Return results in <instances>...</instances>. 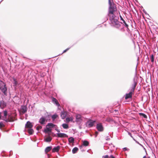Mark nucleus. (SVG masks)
<instances>
[{
  "label": "nucleus",
  "mask_w": 158,
  "mask_h": 158,
  "mask_svg": "<svg viewBox=\"0 0 158 158\" xmlns=\"http://www.w3.org/2000/svg\"><path fill=\"white\" fill-rule=\"evenodd\" d=\"M109 17V20L112 25L116 27H120V24L118 21V18L115 15V14L108 15Z\"/></svg>",
  "instance_id": "f257e3e1"
},
{
  "label": "nucleus",
  "mask_w": 158,
  "mask_h": 158,
  "mask_svg": "<svg viewBox=\"0 0 158 158\" xmlns=\"http://www.w3.org/2000/svg\"><path fill=\"white\" fill-rule=\"evenodd\" d=\"M137 85L136 82L134 80L133 84L132 85V89L130 92L127 94H126L125 97L126 100L128 98H131L132 95L134 93V89L136 86Z\"/></svg>",
  "instance_id": "f03ea898"
},
{
  "label": "nucleus",
  "mask_w": 158,
  "mask_h": 158,
  "mask_svg": "<svg viewBox=\"0 0 158 158\" xmlns=\"http://www.w3.org/2000/svg\"><path fill=\"white\" fill-rule=\"evenodd\" d=\"M109 3L110 6L109 8L108 15L115 14V12L117 10L116 7L114 6V4L111 3L110 0H109Z\"/></svg>",
  "instance_id": "7ed1b4c3"
},
{
  "label": "nucleus",
  "mask_w": 158,
  "mask_h": 158,
  "mask_svg": "<svg viewBox=\"0 0 158 158\" xmlns=\"http://www.w3.org/2000/svg\"><path fill=\"white\" fill-rule=\"evenodd\" d=\"M16 116L17 114L15 112L13 114H12L10 115H9L8 118L7 119H4V117H2V119L6 122H12L17 120Z\"/></svg>",
  "instance_id": "20e7f679"
},
{
  "label": "nucleus",
  "mask_w": 158,
  "mask_h": 158,
  "mask_svg": "<svg viewBox=\"0 0 158 158\" xmlns=\"http://www.w3.org/2000/svg\"><path fill=\"white\" fill-rule=\"evenodd\" d=\"M7 89L6 84L0 80V90L5 95H7Z\"/></svg>",
  "instance_id": "39448f33"
},
{
  "label": "nucleus",
  "mask_w": 158,
  "mask_h": 158,
  "mask_svg": "<svg viewBox=\"0 0 158 158\" xmlns=\"http://www.w3.org/2000/svg\"><path fill=\"white\" fill-rule=\"evenodd\" d=\"M27 108L25 106H22L21 108L19 110V112L21 114H23L27 111Z\"/></svg>",
  "instance_id": "423d86ee"
},
{
  "label": "nucleus",
  "mask_w": 158,
  "mask_h": 158,
  "mask_svg": "<svg viewBox=\"0 0 158 158\" xmlns=\"http://www.w3.org/2000/svg\"><path fill=\"white\" fill-rule=\"evenodd\" d=\"M97 128L99 131H103V127L102 124L101 123L98 124L97 125Z\"/></svg>",
  "instance_id": "0eeeda50"
},
{
  "label": "nucleus",
  "mask_w": 158,
  "mask_h": 158,
  "mask_svg": "<svg viewBox=\"0 0 158 158\" xmlns=\"http://www.w3.org/2000/svg\"><path fill=\"white\" fill-rule=\"evenodd\" d=\"M95 122V121H93L91 120L88 121L87 123V126L89 127H92L94 126Z\"/></svg>",
  "instance_id": "6e6552de"
},
{
  "label": "nucleus",
  "mask_w": 158,
  "mask_h": 158,
  "mask_svg": "<svg viewBox=\"0 0 158 158\" xmlns=\"http://www.w3.org/2000/svg\"><path fill=\"white\" fill-rule=\"evenodd\" d=\"M67 112L65 111H63L61 112L60 114V116L62 119H64L67 114Z\"/></svg>",
  "instance_id": "1a4fd4ad"
},
{
  "label": "nucleus",
  "mask_w": 158,
  "mask_h": 158,
  "mask_svg": "<svg viewBox=\"0 0 158 158\" xmlns=\"http://www.w3.org/2000/svg\"><path fill=\"white\" fill-rule=\"evenodd\" d=\"M44 117H42L39 120V122L41 124H44L45 123V122L47 121Z\"/></svg>",
  "instance_id": "9d476101"
},
{
  "label": "nucleus",
  "mask_w": 158,
  "mask_h": 158,
  "mask_svg": "<svg viewBox=\"0 0 158 158\" xmlns=\"http://www.w3.org/2000/svg\"><path fill=\"white\" fill-rule=\"evenodd\" d=\"M57 136L59 137L64 138L67 137L68 136L66 134L63 133H57Z\"/></svg>",
  "instance_id": "9b49d317"
},
{
  "label": "nucleus",
  "mask_w": 158,
  "mask_h": 158,
  "mask_svg": "<svg viewBox=\"0 0 158 158\" xmlns=\"http://www.w3.org/2000/svg\"><path fill=\"white\" fill-rule=\"evenodd\" d=\"M33 125L32 123L29 121L27 122L26 125L25 127L27 128H31L32 127Z\"/></svg>",
  "instance_id": "f8f14e48"
},
{
  "label": "nucleus",
  "mask_w": 158,
  "mask_h": 158,
  "mask_svg": "<svg viewBox=\"0 0 158 158\" xmlns=\"http://www.w3.org/2000/svg\"><path fill=\"white\" fill-rule=\"evenodd\" d=\"M6 104L4 101L3 100L1 101L0 102V107L3 109L6 106Z\"/></svg>",
  "instance_id": "ddd939ff"
},
{
  "label": "nucleus",
  "mask_w": 158,
  "mask_h": 158,
  "mask_svg": "<svg viewBox=\"0 0 158 158\" xmlns=\"http://www.w3.org/2000/svg\"><path fill=\"white\" fill-rule=\"evenodd\" d=\"M60 148V146H57L56 147H54L52 149V152H58Z\"/></svg>",
  "instance_id": "4468645a"
},
{
  "label": "nucleus",
  "mask_w": 158,
  "mask_h": 158,
  "mask_svg": "<svg viewBox=\"0 0 158 158\" xmlns=\"http://www.w3.org/2000/svg\"><path fill=\"white\" fill-rule=\"evenodd\" d=\"M81 116L79 114H77L76 115V121L77 122H79L81 120Z\"/></svg>",
  "instance_id": "2eb2a0df"
},
{
  "label": "nucleus",
  "mask_w": 158,
  "mask_h": 158,
  "mask_svg": "<svg viewBox=\"0 0 158 158\" xmlns=\"http://www.w3.org/2000/svg\"><path fill=\"white\" fill-rule=\"evenodd\" d=\"M52 101L53 102H54L57 106H60V104H59V102H58L57 99L56 98H52Z\"/></svg>",
  "instance_id": "dca6fc26"
},
{
  "label": "nucleus",
  "mask_w": 158,
  "mask_h": 158,
  "mask_svg": "<svg viewBox=\"0 0 158 158\" xmlns=\"http://www.w3.org/2000/svg\"><path fill=\"white\" fill-rule=\"evenodd\" d=\"M83 142L82 146H87L89 145V143L88 141L86 140L82 141Z\"/></svg>",
  "instance_id": "f3484780"
},
{
  "label": "nucleus",
  "mask_w": 158,
  "mask_h": 158,
  "mask_svg": "<svg viewBox=\"0 0 158 158\" xmlns=\"http://www.w3.org/2000/svg\"><path fill=\"white\" fill-rule=\"evenodd\" d=\"M55 125L52 123H48L46 126V127H48L50 128H53L55 127Z\"/></svg>",
  "instance_id": "a211bd4d"
},
{
  "label": "nucleus",
  "mask_w": 158,
  "mask_h": 158,
  "mask_svg": "<svg viewBox=\"0 0 158 158\" xmlns=\"http://www.w3.org/2000/svg\"><path fill=\"white\" fill-rule=\"evenodd\" d=\"M52 149L51 146L47 147L45 149V152L46 153H47L49 152Z\"/></svg>",
  "instance_id": "6ab92c4d"
},
{
  "label": "nucleus",
  "mask_w": 158,
  "mask_h": 158,
  "mask_svg": "<svg viewBox=\"0 0 158 158\" xmlns=\"http://www.w3.org/2000/svg\"><path fill=\"white\" fill-rule=\"evenodd\" d=\"M52 139V138L50 136H49L45 139L44 140L46 142H50L51 141Z\"/></svg>",
  "instance_id": "aec40b11"
},
{
  "label": "nucleus",
  "mask_w": 158,
  "mask_h": 158,
  "mask_svg": "<svg viewBox=\"0 0 158 158\" xmlns=\"http://www.w3.org/2000/svg\"><path fill=\"white\" fill-rule=\"evenodd\" d=\"M73 118L71 117L69 118H67L66 119V121L67 123H69L70 121L72 122L73 121Z\"/></svg>",
  "instance_id": "412c9836"
},
{
  "label": "nucleus",
  "mask_w": 158,
  "mask_h": 158,
  "mask_svg": "<svg viewBox=\"0 0 158 158\" xmlns=\"http://www.w3.org/2000/svg\"><path fill=\"white\" fill-rule=\"evenodd\" d=\"M46 128L44 130V132L45 133H48L51 131V129L48 127H46Z\"/></svg>",
  "instance_id": "4be33fe9"
},
{
  "label": "nucleus",
  "mask_w": 158,
  "mask_h": 158,
  "mask_svg": "<svg viewBox=\"0 0 158 158\" xmlns=\"http://www.w3.org/2000/svg\"><path fill=\"white\" fill-rule=\"evenodd\" d=\"M74 139L73 137H70L69 139V142L70 143H74Z\"/></svg>",
  "instance_id": "5701e85b"
},
{
  "label": "nucleus",
  "mask_w": 158,
  "mask_h": 158,
  "mask_svg": "<svg viewBox=\"0 0 158 158\" xmlns=\"http://www.w3.org/2000/svg\"><path fill=\"white\" fill-rule=\"evenodd\" d=\"M28 133L30 135L34 133V130L31 128H29L28 130Z\"/></svg>",
  "instance_id": "b1692460"
},
{
  "label": "nucleus",
  "mask_w": 158,
  "mask_h": 158,
  "mask_svg": "<svg viewBox=\"0 0 158 158\" xmlns=\"http://www.w3.org/2000/svg\"><path fill=\"white\" fill-rule=\"evenodd\" d=\"M78 150V148L76 147L74 148L72 150V152L73 154L76 153Z\"/></svg>",
  "instance_id": "393cba45"
},
{
  "label": "nucleus",
  "mask_w": 158,
  "mask_h": 158,
  "mask_svg": "<svg viewBox=\"0 0 158 158\" xmlns=\"http://www.w3.org/2000/svg\"><path fill=\"white\" fill-rule=\"evenodd\" d=\"M58 117V116L56 114L52 115V120L54 121L56 118Z\"/></svg>",
  "instance_id": "a878e982"
},
{
  "label": "nucleus",
  "mask_w": 158,
  "mask_h": 158,
  "mask_svg": "<svg viewBox=\"0 0 158 158\" xmlns=\"http://www.w3.org/2000/svg\"><path fill=\"white\" fill-rule=\"evenodd\" d=\"M62 126L64 129H68L69 128V125L68 124L65 123L63 124Z\"/></svg>",
  "instance_id": "bb28decb"
},
{
  "label": "nucleus",
  "mask_w": 158,
  "mask_h": 158,
  "mask_svg": "<svg viewBox=\"0 0 158 158\" xmlns=\"http://www.w3.org/2000/svg\"><path fill=\"white\" fill-rule=\"evenodd\" d=\"M3 114H4V116L3 117H4V119H7L6 118V117L7 115V112L6 110H4L3 111Z\"/></svg>",
  "instance_id": "cd10ccee"
},
{
  "label": "nucleus",
  "mask_w": 158,
  "mask_h": 158,
  "mask_svg": "<svg viewBox=\"0 0 158 158\" xmlns=\"http://www.w3.org/2000/svg\"><path fill=\"white\" fill-rule=\"evenodd\" d=\"M139 114L140 116L143 117L144 118H147V115L143 113H139Z\"/></svg>",
  "instance_id": "c85d7f7f"
},
{
  "label": "nucleus",
  "mask_w": 158,
  "mask_h": 158,
  "mask_svg": "<svg viewBox=\"0 0 158 158\" xmlns=\"http://www.w3.org/2000/svg\"><path fill=\"white\" fill-rule=\"evenodd\" d=\"M42 127L40 126H38L36 127V130L38 131L40 129H42Z\"/></svg>",
  "instance_id": "c756f323"
},
{
  "label": "nucleus",
  "mask_w": 158,
  "mask_h": 158,
  "mask_svg": "<svg viewBox=\"0 0 158 158\" xmlns=\"http://www.w3.org/2000/svg\"><path fill=\"white\" fill-rule=\"evenodd\" d=\"M151 60L152 62H154V56L153 55L151 56Z\"/></svg>",
  "instance_id": "7c9ffc66"
},
{
  "label": "nucleus",
  "mask_w": 158,
  "mask_h": 158,
  "mask_svg": "<svg viewBox=\"0 0 158 158\" xmlns=\"http://www.w3.org/2000/svg\"><path fill=\"white\" fill-rule=\"evenodd\" d=\"M123 21V23L124 24V25H125V27H128V25L127 24V23H126L125 20H124Z\"/></svg>",
  "instance_id": "2f4dec72"
},
{
  "label": "nucleus",
  "mask_w": 158,
  "mask_h": 158,
  "mask_svg": "<svg viewBox=\"0 0 158 158\" xmlns=\"http://www.w3.org/2000/svg\"><path fill=\"white\" fill-rule=\"evenodd\" d=\"M4 125L3 124V123L2 122L0 123V128L3 127H4Z\"/></svg>",
  "instance_id": "473e14b6"
},
{
  "label": "nucleus",
  "mask_w": 158,
  "mask_h": 158,
  "mask_svg": "<svg viewBox=\"0 0 158 158\" xmlns=\"http://www.w3.org/2000/svg\"><path fill=\"white\" fill-rule=\"evenodd\" d=\"M109 156L107 155H106V156H102V158H109Z\"/></svg>",
  "instance_id": "72a5a7b5"
},
{
  "label": "nucleus",
  "mask_w": 158,
  "mask_h": 158,
  "mask_svg": "<svg viewBox=\"0 0 158 158\" xmlns=\"http://www.w3.org/2000/svg\"><path fill=\"white\" fill-rule=\"evenodd\" d=\"M69 49V48H67L64 50V51L63 53H64L65 52H66L67 51H68Z\"/></svg>",
  "instance_id": "f704fd0d"
},
{
  "label": "nucleus",
  "mask_w": 158,
  "mask_h": 158,
  "mask_svg": "<svg viewBox=\"0 0 158 158\" xmlns=\"http://www.w3.org/2000/svg\"><path fill=\"white\" fill-rule=\"evenodd\" d=\"M98 133L97 131H95V137H96L98 135Z\"/></svg>",
  "instance_id": "c9c22d12"
},
{
  "label": "nucleus",
  "mask_w": 158,
  "mask_h": 158,
  "mask_svg": "<svg viewBox=\"0 0 158 158\" xmlns=\"http://www.w3.org/2000/svg\"><path fill=\"white\" fill-rule=\"evenodd\" d=\"M119 16H120V19H121L122 21H123V20H124L123 19V18H122V16L120 15V13L119 12Z\"/></svg>",
  "instance_id": "e433bc0d"
},
{
  "label": "nucleus",
  "mask_w": 158,
  "mask_h": 158,
  "mask_svg": "<svg viewBox=\"0 0 158 158\" xmlns=\"http://www.w3.org/2000/svg\"><path fill=\"white\" fill-rule=\"evenodd\" d=\"M128 134L129 135H130L133 139L134 140H135V139L133 138V137H132V136L131 135V133H130V132H129L128 133Z\"/></svg>",
  "instance_id": "4c0bfd02"
},
{
  "label": "nucleus",
  "mask_w": 158,
  "mask_h": 158,
  "mask_svg": "<svg viewBox=\"0 0 158 158\" xmlns=\"http://www.w3.org/2000/svg\"><path fill=\"white\" fill-rule=\"evenodd\" d=\"M111 120V119L110 118H107L106 121L107 122H110Z\"/></svg>",
  "instance_id": "58836bf2"
},
{
  "label": "nucleus",
  "mask_w": 158,
  "mask_h": 158,
  "mask_svg": "<svg viewBox=\"0 0 158 158\" xmlns=\"http://www.w3.org/2000/svg\"><path fill=\"white\" fill-rule=\"evenodd\" d=\"M110 158H115L114 157V156L112 155H111L110 157Z\"/></svg>",
  "instance_id": "ea45409f"
},
{
  "label": "nucleus",
  "mask_w": 158,
  "mask_h": 158,
  "mask_svg": "<svg viewBox=\"0 0 158 158\" xmlns=\"http://www.w3.org/2000/svg\"><path fill=\"white\" fill-rule=\"evenodd\" d=\"M56 131L58 132H60V131L58 129H56Z\"/></svg>",
  "instance_id": "a19ab883"
},
{
  "label": "nucleus",
  "mask_w": 158,
  "mask_h": 158,
  "mask_svg": "<svg viewBox=\"0 0 158 158\" xmlns=\"http://www.w3.org/2000/svg\"><path fill=\"white\" fill-rule=\"evenodd\" d=\"M1 113L0 112V119L1 118Z\"/></svg>",
  "instance_id": "79ce46f5"
},
{
  "label": "nucleus",
  "mask_w": 158,
  "mask_h": 158,
  "mask_svg": "<svg viewBox=\"0 0 158 158\" xmlns=\"http://www.w3.org/2000/svg\"><path fill=\"white\" fill-rule=\"evenodd\" d=\"M132 131V132H134V131Z\"/></svg>",
  "instance_id": "37998d69"
}]
</instances>
